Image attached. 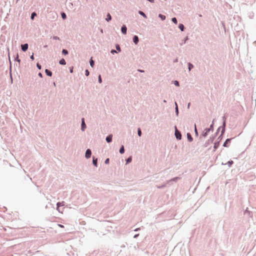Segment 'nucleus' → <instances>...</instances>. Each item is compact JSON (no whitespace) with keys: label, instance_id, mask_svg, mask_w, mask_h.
I'll use <instances>...</instances> for the list:
<instances>
[{"label":"nucleus","instance_id":"f257e3e1","mask_svg":"<svg viewBox=\"0 0 256 256\" xmlns=\"http://www.w3.org/2000/svg\"><path fill=\"white\" fill-rule=\"evenodd\" d=\"M175 129H176V130H175V136H176V138L178 140H180L181 138H182V136H181L180 132L177 130V128H176V126L175 127Z\"/></svg>","mask_w":256,"mask_h":256},{"label":"nucleus","instance_id":"f03ea898","mask_svg":"<svg viewBox=\"0 0 256 256\" xmlns=\"http://www.w3.org/2000/svg\"><path fill=\"white\" fill-rule=\"evenodd\" d=\"M92 154L91 150L90 149H88L86 152V158H88L90 157Z\"/></svg>","mask_w":256,"mask_h":256},{"label":"nucleus","instance_id":"7ed1b4c3","mask_svg":"<svg viewBox=\"0 0 256 256\" xmlns=\"http://www.w3.org/2000/svg\"><path fill=\"white\" fill-rule=\"evenodd\" d=\"M21 47H22V50L23 51L25 52V51H26V50H28V44H22V45L21 46Z\"/></svg>","mask_w":256,"mask_h":256},{"label":"nucleus","instance_id":"20e7f679","mask_svg":"<svg viewBox=\"0 0 256 256\" xmlns=\"http://www.w3.org/2000/svg\"><path fill=\"white\" fill-rule=\"evenodd\" d=\"M86 128V125L84 122V118H83L82 120V130H84V129Z\"/></svg>","mask_w":256,"mask_h":256},{"label":"nucleus","instance_id":"39448f33","mask_svg":"<svg viewBox=\"0 0 256 256\" xmlns=\"http://www.w3.org/2000/svg\"><path fill=\"white\" fill-rule=\"evenodd\" d=\"M126 27L125 26H123L122 28V32L125 34L126 33Z\"/></svg>","mask_w":256,"mask_h":256},{"label":"nucleus","instance_id":"423d86ee","mask_svg":"<svg viewBox=\"0 0 256 256\" xmlns=\"http://www.w3.org/2000/svg\"><path fill=\"white\" fill-rule=\"evenodd\" d=\"M112 140V135H110L106 138V140L108 142H110Z\"/></svg>","mask_w":256,"mask_h":256},{"label":"nucleus","instance_id":"0eeeda50","mask_svg":"<svg viewBox=\"0 0 256 256\" xmlns=\"http://www.w3.org/2000/svg\"><path fill=\"white\" fill-rule=\"evenodd\" d=\"M210 128L205 129V130H204L205 132L203 134V136H207L208 132H210Z\"/></svg>","mask_w":256,"mask_h":256},{"label":"nucleus","instance_id":"6e6552de","mask_svg":"<svg viewBox=\"0 0 256 256\" xmlns=\"http://www.w3.org/2000/svg\"><path fill=\"white\" fill-rule=\"evenodd\" d=\"M134 42L135 44H137L138 42V38L136 36H134Z\"/></svg>","mask_w":256,"mask_h":256},{"label":"nucleus","instance_id":"1a4fd4ad","mask_svg":"<svg viewBox=\"0 0 256 256\" xmlns=\"http://www.w3.org/2000/svg\"><path fill=\"white\" fill-rule=\"evenodd\" d=\"M64 206V202H58L57 203V209L58 210L59 207Z\"/></svg>","mask_w":256,"mask_h":256},{"label":"nucleus","instance_id":"9d476101","mask_svg":"<svg viewBox=\"0 0 256 256\" xmlns=\"http://www.w3.org/2000/svg\"><path fill=\"white\" fill-rule=\"evenodd\" d=\"M45 72L48 76H52V72L50 71L49 70H48V69L46 70Z\"/></svg>","mask_w":256,"mask_h":256},{"label":"nucleus","instance_id":"9b49d317","mask_svg":"<svg viewBox=\"0 0 256 256\" xmlns=\"http://www.w3.org/2000/svg\"><path fill=\"white\" fill-rule=\"evenodd\" d=\"M188 139L190 142H192V138L191 135L190 134H187Z\"/></svg>","mask_w":256,"mask_h":256},{"label":"nucleus","instance_id":"f8f14e48","mask_svg":"<svg viewBox=\"0 0 256 256\" xmlns=\"http://www.w3.org/2000/svg\"><path fill=\"white\" fill-rule=\"evenodd\" d=\"M111 19H112L111 16L110 15V14H108L107 15V18H106V20L108 22H109L110 20H111Z\"/></svg>","mask_w":256,"mask_h":256},{"label":"nucleus","instance_id":"ddd939ff","mask_svg":"<svg viewBox=\"0 0 256 256\" xmlns=\"http://www.w3.org/2000/svg\"><path fill=\"white\" fill-rule=\"evenodd\" d=\"M60 64L64 65L66 64V62L64 58H62L61 60H60Z\"/></svg>","mask_w":256,"mask_h":256},{"label":"nucleus","instance_id":"4468645a","mask_svg":"<svg viewBox=\"0 0 256 256\" xmlns=\"http://www.w3.org/2000/svg\"><path fill=\"white\" fill-rule=\"evenodd\" d=\"M124 146H122V148L120 150V154H124Z\"/></svg>","mask_w":256,"mask_h":256},{"label":"nucleus","instance_id":"2eb2a0df","mask_svg":"<svg viewBox=\"0 0 256 256\" xmlns=\"http://www.w3.org/2000/svg\"><path fill=\"white\" fill-rule=\"evenodd\" d=\"M178 27H179L180 29L182 31L184 30V25L182 24H180Z\"/></svg>","mask_w":256,"mask_h":256},{"label":"nucleus","instance_id":"dca6fc26","mask_svg":"<svg viewBox=\"0 0 256 256\" xmlns=\"http://www.w3.org/2000/svg\"><path fill=\"white\" fill-rule=\"evenodd\" d=\"M97 158H93V164L96 166H97Z\"/></svg>","mask_w":256,"mask_h":256},{"label":"nucleus","instance_id":"f3484780","mask_svg":"<svg viewBox=\"0 0 256 256\" xmlns=\"http://www.w3.org/2000/svg\"><path fill=\"white\" fill-rule=\"evenodd\" d=\"M230 139H227V140H226V142H224V146H225V147L227 146V144H228V142H230Z\"/></svg>","mask_w":256,"mask_h":256},{"label":"nucleus","instance_id":"a211bd4d","mask_svg":"<svg viewBox=\"0 0 256 256\" xmlns=\"http://www.w3.org/2000/svg\"><path fill=\"white\" fill-rule=\"evenodd\" d=\"M159 17H160V18H161V19H162V20H165V19H166V16H164V15H162V14H159Z\"/></svg>","mask_w":256,"mask_h":256},{"label":"nucleus","instance_id":"6ab92c4d","mask_svg":"<svg viewBox=\"0 0 256 256\" xmlns=\"http://www.w3.org/2000/svg\"><path fill=\"white\" fill-rule=\"evenodd\" d=\"M172 20L173 22H174L175 24H177L178 23V22H177V20L176 18H172Z\"/></svg>","mask_w":256,"mask_h":256},{"label":"nucleus","instance_id":"aec40b11","mask_svg":"<svg viewBox=\"0 0 256 256\" xmlns=\"http://www.w3.org/2000/svg\"><path fill=\"white\" fill-rule=\"evenodd\" d=\"M139 14H141L142 16L144 18H146V15L142 12L140 11Z\"/></svg>","mask_w":256,"mask_h":256},{"label":"nucleus","instance_id":"412c9836","mask_svg":"<svg viewBox=\"0 0 256 256\" xmlns=\"http://www.w3.org/2000/svg\"><path fill=\"white\" fill-rule=\"evenodd\" d=\"M132 157L128 158L126 160V163L128 164V163L130 162H132Z\"/></svg>","mask_w":256,"mask_h":256},{"label":"nucleus","instance_id":"4be33fe9","mask_svg":"<svg viewBox=\"0 0 256 256\" xmlns=\"http://www.w3.org/2000/svg\"><path fill=\"white\" fill-rule=\"evenodd\" d=\"M62 52L64 54H68V52L66 50H63Z\"/></svg>","mask_w":256,"mask_h":256},{"label":"nucleus","instance_id":"5701e85b","mask_svg":"<svg viewBox=\"0 0 256 256\" xmlns=\"http://www.w3.org/2000/svg\"><path fill=\"white\" fill-rule=\"evenodd\" d=\"M90 66H92H92H94V60H93L92 59H91V60H90Z\"/></svg>","mask_w":256,"mask_h":256},{"label":"nucleus","instance_id":"b1692460","mask_svg":"<svg viewBox=\"0 0 256 256\" xmlns=\"http://www.w3.org/2000/svg\"><path fill=\"white\" fill-rule=\"evenodd\" d=\"M36 16V14L35 12H33L32 13V16H31V18L32 20H33L34 18V17Z\"/></svg>","mask_w":256,"mask_h":256},{"label":"nucleus","instance_id":"393cba45","mask_svg":"<svg viewBox=\"0 0 256 256\" xmlns=\"http://www.w3.org/2000/svg\"><path fill=\"white\" fill-rule=\"evenodd\" d=\"M62 18L63 19L66 18V14L64 12L62 13Z\"/></svg>","mask_w":256,"mask_h":256},{"label":"nucleus","instance_id":"a878e982","mask_svg":"<svg viewBox=\"0 0 256 256\" xmlns=\"http://www.w3.org/2000/svg\"><path fill=\"white\" fill-rule=\"evenodd\" d=\"M189 67H188V69H189V70H190L193 68V66L192 64H189Z\"/></svg>","mask_w":256,"mask_h":256},{"label":"nucleus","instance_id":"bb28decb","mask_svg":"<svg viewBox=\"0 0 256 256\" xmlns=\"http://www.w3.org/2000/svg\"><path fill=\"white\" fill-rule=\"evenodd\" d=\"M218 146V144L215 143L214 145V148L216 149Z\"/></svg>","mask_w":256,"mask_h":256},{"label":"nucleus","instance_id":"cd10ccee","mask_svg":"<svg viewBox=\"0 0 256 256\" xmlns=\"http://www.w3.org/2000/svg\"><path fill=\"white\" fill-rule=\"evenodd\" d=\"M138 135L140 136L142 134V132L140 128L138 130Z\"/></svg>","mask_w":256,"mask_h":256},{"label":"nucleus","instance_id":"c85d7f7f","mask_svg":"<svg viewBox=\"0 0 256 256\" xmlns=\"http://www.w3.org/2000/svg\"><path fill=\"white\" fill-rule=\"evenodd\" d=\"M102 82V80L101 76H100H100H98V82H99L100 83H101V82Z\"/></svg>","mask_w":256,"mask_h":256},{"label":"nucleus","instance_id":"c756f323","mask_svg":"<svg viewBox=\"0 0 256 256\" xmlns=\"http://www.w3.org/2000/svg\"><path fill=\"white\" fill-rule=\"evenodd\" d=\"M36 66L39 70L41 69V68H42L41 66L39 64H37Z\"/></svg>","mask_w":256,"mask_h":256},{"label":"nucleus","instance_id":"7c9ffc66","mask_svg":"<svg viewBox=\"0 0 256 256\" xmlns=\"http://www.w3.org/2000/svg\"><path fill=\"white\" fill-rule=\"evenodd\" d=\"M109 158H106L105 160V164H108L109 163Z\"/></svg>","mask_w":256,"mask_h":256},{"label":"nucleus","instance_id":"2f4dec72","mask_svg":"<svg viewBox=\"0 0 256 256\" xmlns=\"http://www.w3.org/2000/svg\"><path fill=\"white\" fill-rule=\"evenodd\" d=\"M116 50H117L118 52H120V47L118 46H116Z\"/></svg>","mask_w":256,"mask_h":256},{"label":"nucleus","instance_id":"473e14b6","mask_svg":"<svg viewBox=\"0 0 256 256\" xmlns=\"http://www.w3.org/2000/svg\"><path fill=\"white\" fill-rule=\"evenodd\" d=\"M86 76H88L89 75V72H88V70H86Z\"/></svg>","mask_w":256,"mask_h":256},{"label":"nucleus","instance_id":"72a5a7b5","mask_svg":"<svg viewBox=\"0 0 256 256\" xmlns=\"http://www.w3.org/2000/svg\"><path fill=\"white\" fill-rule=\"evenodd\" d=\"M174 84L176 86H179V84H178V81H175L174 82Z\"/></svg>","mask_w":256,"mask_h":256},{"label":"nucleus","instance_id":"f704fd0d","mask_svg":"<svg viewBox=\"0 0 256 256\" xmlns=\"http://www.w3.org/2000/svg\"><path fill=\"white\" fill-rule=\"evenodd\" d=\"M228 164L230 166H231L233 164V162L232 160L228 162Z\"/></svg>","mask_w":256,"mask_h":256},{"label":"nucleus","instance_id":"c9c22d12","mask_svg":"<svg viewBox=\"0 0 256 256\" xmlns=\"http://www.w3.org/2000/svg\"><path fill=\"white\" fill-rule=\"evenodd\" d=\"M58 226L59 227H60V228H64V226L63 225H62V224H58Z\"/></svg>","mask_w":256,"mask_h":256},{"label":"nucleus","instance_id":"e433bc0d","mask_svg":"<svg viewBox=\"0 0 256 256\" xmlns=\"http://www.w3.org/2000/svg\"><path fill=\"white\" fill-rule=\"evenodd\" d=\"M115 52H116V51L115 50H111V53L114 54Z\"/></svg>","mask_w":256,"mask_h":256},{"label":"nucleus","instance_id":"4c0bfd02","mask_svg":"<svg viewBox=\"0 0 256 256\" xmlns=\"http://www.w3.org/2000/svg\"><path fill=\"white\" fill-rule=\"evenodd\" d=\"M176 111L177 112H178V108L177 104L176 102Z\"/></svg>","mask_w":256,"mask_h":256},{"label":"nucleus","instance_id":"58836bf2","mask_svg":"<svg viewBox=\"0 0 256 256\" xmlns=\"http://www.w3.org/2000/svg\"><path fill=\"white\" fill-rule=\"evenodd\" d=\"M30 58L33 60H34V55L32 54V56H30Z\"/></svg>","mask_w":256,"mask_h":256},{"label":"nucleus","instance_id":"ea45409f","mask_svg":"<svg viewBox=\"0 0 256 256\" xmlns=\"http://www.w3.org/2000/svg\"><path fill=\"white\" fill-rule=\"evenodd\" d=\"M195 132H196V134H198V132H197L196 126H195Z\"/></svg>","mask_w":256,"mask_h":256},{"label":"nucleus","instance_id":"a19ab883","mask_svg":"<svg viewBox=\"0 0 256 256\" xmlns=\"http://www.w3.org/2000/svg\"><path fill=\"white\" fill-rule=\"evenodd\" d=\"M148 0L152 3L154 2V0Z\"/></svg>","mask_w":256,"mask_h":256},{"label":"nucleus","instance_id":"79ce46f5","mask_svg":"<svg viewBox=\"0 0 256 256\" xmlns=\"http://www.w3.org/2000/svg\"><path fill=\"white\" fill-rule=\"evenodd\" d=\"M38 76L40 77H42V74L40 72L38 74Z\"/></svg>","mask_w":256,"mask_h":256},{"label":"nucleus","instance_id":"37998d69","mask_svg":"<svg viewBox=\"0 0 256 256\" xmlns=\"http://www.w3.org/2000/svg\"><path fill=\"white\" fill-rule=\"evenodd\" d=\"M70 72L72 73L73 72V70L72 68L70 70Z\"/></svg>","mask_w":256,"mask_h":256},{"label":"nucleus","instance_id":"c03bdc74","mask_svg":"<svg viewBox=\"0 0 256 256\" xmlns=\"http://www.w3.org/2000/svg\"><path fill=\"white\" fill-rule=\"evenodd\" d=\"M210 128H212V125L210 126Z\"/></svg>","mask_w":256,"mask_h":256}]
</instances>
